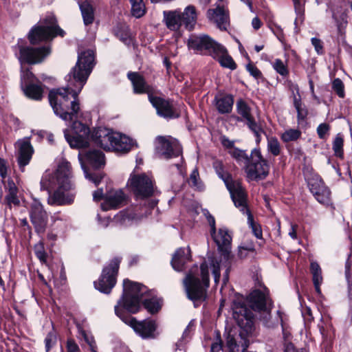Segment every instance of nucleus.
<instances>
[{"label":"nucleus","instance_id":"obj_1","mask_svg":"<svg viewBox=\"0 0 352 352\" xmlns=\"http://www.w3.org/2000/svg\"><path fill=\"white\" fill-rule=\"evenodd\" d=\"M94 66V52H80L76 65L66 76L67 86L54 89L49 93V101L54 113L65 121L78 118L80 111L78 94L85 85Z\"/></svg>","mask_w":352,"mask_h":352},{"label":"nucleus","instance_id":"obj_2","mask_svg":"<svg viewBox=\"0 0 352 352\" xmlns=\"http://www.w3.org/2000/svg\"><path fill=\"white\" fill-rule=\"evenodd\" d=\"M232 309L238 326L227 333L226 346L230 352H245L249 344L248 338L254 330L252 311L239 298L234 302Z\"/></svg>","mask_w":352,"mask_h":352},{"label":"nucleus","instance_id":"obj_3","mask_svg":"<svg viewBox=\"0 0 352 352\" xmlns=\"http://www.w3.org/2000/svg\"><path fill=\"white\" fill-rule=\"evenodd\" d=\"M147 289L145 286L125 279L123 281V294L118 304L128 312L135 314L139 311L140 304L142 302L149 313H157L161 309L162 300L155 297L144 298Z\"/></svg>","mask_w":352,"mask_h":352},{"label":"nucleus","instance_id":"obj_4","mask_svg":"<svg viewBox=\"0 0 352 352\" xmlns=\"http://www.w3.org/2000/svg\"><path fill=\"white\" fill-rule=\"evenodd\" d=\"M210 234L218 247V250L221 252L219 258H209L208 259L214 282L217 283L219 281L220 270L223 265L226 268L223 275V283L226 284L228 280L230 260L232 257L231 255L232 236L229 230L225 227L220 228L214 232H211Z\"/></svg>","mask_w":352,"mask_h":352},{"label":"nucleus","instance_id":"obj_5","mask_svg":"<svg viewBox=\"0 0 352 352\" xmlns=\"http://www.w3.org/2000/svg\"><path fill=\"white\" fill-rule=\"evenodd\" d=\"M91 140L105 151L122 153H128L136 146L135 142L129 137L106 128L95 129L91 134Z\"/></svg>","mask_w":352,"mask_h":352},{"label":"nucleus","instance_id":"obj_6","mask_svg":"<svg viewBox=\"0 0 352 352\" xmlns=\"http://www.w3.org/2000/svg\"><path fill=\"white\" fill-rule=\"evenodd\" d=\"M71 166L68 162L63 161L58 166V187L54 192L48 194L47 203L51 206H64L73 203L75 194L67 192L72 188L70 181Z\"/></svg>","mask_w":352,"mask_h":352},{"label":"nucleus","instance_id":"obj_7","mask_svg":"<svg viewBox=\"0 0 352 352\" xmlns=\"http://www.w3.org/2000/svg\"><path fill=\"white\" fill-rule=\"evenodd\" d=\"M201 280H199L197 267L192 269L184 279V285L188 298L192 300H204L206 289L209 286L208 265L205 262L200 266Z\"/></svg>","mask_w":352,"mask_h":352},{"label":"nucleus","instance_id":"obj_8","mask_svg":"<svg viewBox=\"0 0 352 352\" xmlns=\"http://www.w3.org/2000/svg\"><path fill=\"white\" fill-rule=\"evenodd\" d=\"M63 31L56 24L54 16L50 14L32 28L28 38L30 43L34 45L43 41L52 39L58 34L63 36Z\"/></svg>","mask_w":352,"mask_h":352},{"label":"nucleus","instance_id":"obj_9","mask_svg":"<svg viewBox=\"0 0 352 352\" xmlns=\"http://www.w3.org/2000/svg\"><path fill=\"white\" fill-rule=\"evenodd\" d=\"M122 306L118 304L115 306L116 314L126 324L129 325L135 332L143 338H153L157 328L156 323L152 320L138 321L135 318L124 316L121 311Z\"/></svg>","mask_w":352,"mask_h":352},{"label":"nucleus","instance_id":"obj_10","mask_svg":"<svg viewBox=\"0 0 352 352\" xmlns=\"http://www.w3.org/2000/svg\"><path fill=\"white\" fill-rule=\"evenodd\" d=\"M270 166L263 158L259 149L254 148L250 154V161L245 167L247 177L250 180L263 179L269 173Z\"/></svg>","mask_w":352,"mask_h":352},{"label":"nucleus","instance_id":"obj_11","mask_svg":"<svg viewBox=\"0 0 352 352\" xmlns=\"http://www.w3.org/2000/svg\"><path fill=\"white\" fill-rule=\"evenodd\" d=\"M120 260L113 258L110 263L104 267L98 280L94 282L96 289L104 294H109L116 283V276L119 269Z\"/></svg>","mask_w":352,"mask_h":352},{"label":"nucleus","instance_id":"obj_12","mask_svg":"<svg viewBox=\"0 0 352 352\" xmlns=\"http://www.w3.org/2000/svg\"><path fill=\"white\" fill-rule=\"evenodd\" d=\"M128 186L137 199L151 197L154 192L153 180L144 173L131 175L128 181Z\"/></svg>","mask_w":352,"mask_h":352},{"label":"nucleus","instance_id":"obj_13","mask_svg":"<svg viewBox=\"0 0 352 352\" xmlns=\"http://www.w3.org/2000/svg\"><path fill=\"white\" fill-rule=\"evenodd\" d=\"M78 159L84 171L85 177L94 183L96 186L98 185L102 177L101 175H91L89 174L84 164V160L93 168H100L105 164L104 155L102 152L97 150H92L87 152L84 156H82V154L80 153L78 154Z\"/></svg>","mask_w":352,"mask_h":352},{"label":"nucleus","instance_id":"obj_14","mask_svg":"<svg viewBox=\"0 0 352 352\" xmlns=\"http://www.w3.org/2000/svg\"><path fill=\"white\" fill-rule=\"evenodd\" d=\"M155 142L156 153L161 158L169 159L182 154V146L176 139L158 136Z\"/></svg>","mask_w":352,"mask_h":352},{"label":"nucleus","instance_id":"obj_15","mask_svg":"<svg viewBox=\"0 0 352 352\" xmlns=\"http://www.w3.org/2000/svg\"><path fill=\"white\" fill-rule=\"evenodd\" d=\"M73 135L70 136L68 130L64 131V135L67 142L72 148H85L89 144V129L82 123L75 121L72 124Z\"/></svg>","mask_w":352,"mask_h":352},{"label":"nucleus","instance_id":"obj_16","mask_svg":"<svg viewBox=\"0 0 352 352\" xmlns=\"http://www.w3.org/2000/svg\"><path fill=\"white\" fill-rule=\"evenodd\" d=\"M225 184L228 190L234 206L239 209L243 214L250 212L247 204V194L244 188L239 180L230 181L225 178Z\"/></svg>","mask_w":352,"mask_h":352},{"label":"nucleus","instance_id":"obj_17","mask_svg":"<svg viewBox=\"0 0 352 352\" xmlns=\"http://www.w3.org/2000/svg\"><path fill=\"white\" fill-rule=\"evenodd\" d=\"M218 45L219 43L206 34L199 36L192 34L188 40V47L190 50L196 53H202L205 51L210 56L214 52L216 45Z\"/></svg>","mask_w":352,"mask_h":352},{"label":"nucleus","instance_id":"obj_18","mask_svg":"<svg viewBox=\"0 0 352 352\" xmlns=\"http://www.w3.org/2000/svg\"><path fill=\"white\" fill-rule=\"evenodd\" d=\"M307 179L310 191L316 200L322 204L329 206L331 204V192L322 179L318 175H314Z\"/></svg>","mask_w":352,"mask_h":352},{"label":"nucleus","instance_id":"obj_19","mask_svg":"<svg viewBox=\"0 0 352 352\" xmlns=\"http://www.w3.org/2000/svg\"><path fill=\"white\" fill-rule=\"evenodd\" d=\"M206 17L221 30H226L230 25L229 10L224 5L217 4L215 8L208 9Z\"/></svg>","mask_w":352,"mask_h":352},{"label":"nucleus","instance_id":"obj_20","mask_svg":"<svg viewBox=\"0 0 352 352\" xmlns=\"http://www.w3.org/2000/svg\"><path fill=\"white\" fill-rule=\"evenodd\" d=\"M19 60L21 63L36 64L41 63L50 53L49 47L34 48L19 46Z\"/></svg>","mask_w":352,"mask_h":352},{"label":"nucleus","instance_id":"obj_21","mask_svg":"<svg viewBox=\"0 0 352 352\" xmlns=\"http://www.w3.org/2000/svg\"><path fill=\"white\" fill-rule=\"evenodd\" d=\"M30 219L36 231L43 233L47 226V214L38 200H34L31 205Z\"/></svg>","mask_w":352,"mask_h":352},{"label":"nucleus","instance_id":"obj_22","mask_svg":"<svg viewBox=\"0 0 352 352\" xmlns=\"http://www.w3.org/2000/svg\"><path fill=\"white\" fill-rule=\"evenodd\" d=\"M15 147L17 149V161L20 168L23 171L24 168L28 165L34 153V148L30 143V138L17 140L15 143Z\"/></svg>","mask_w":352,"mask_h":352},{"label":"nucleus","instance_id":"obj_23","mask_svg":"<svg viewBox=\"0 0 352 352\" xmlns=\"http://www.w3.org/2000/svg\"><path fill=\"white\" fill-rule=\"evenodd\" d=\"M126 201V195L122 190L109 191L105 196L101 208L104 211L121 207Z\"/></svg>","mask_w":352,"mask_h":352},{"label":"nucleus","instance_id":"obj_24","mask_svg":"<svg viewBox=\"0 0 352 352\" xmlns=\"http://www.w3.org/2000/svg\"><path fill=\"white\" fill-rule=\"evenodd\" d=\"M149 101L156 109L157 113L160 116L165 118L177 117V115L174 112L172 104L168 101L152 95H149Z\"/></svg>","mask_w":352,"mask_h":352},{"label":"nucleus","instance_id":"obj_25","mask_svg":"<svg viewBox=\"0 0 352 352\" xmlns=\"http://www.w3.org/2000/svg\"><path fill=\"white\" fill-rule=\"evenodd\" d=\"M129 79L131 80L133 88V92L138 94H147L148 96L151 95L153 91L150 86L138 72H129L127 74Z\"/></svg>","mask_w":352,"mask_h":352},{"label":"nucleus","instance_id":"obj_26","mask_svg":"<svg viewBox=\"0 0 352 352\" xmlns=\"http://www.w3.org/2000/svg\"><path fill=\"white\" fill-rule=\"evenodd\" d=\"M211 56L217 60L221 66L234 70L236 68V65L232 58L228 54L227 50L221 44L216 45V48Z\"/></svg>","mask_w":352,"mask_h":352},{"label":"nucleus","instance_id":"obj_27","mask_svg":"<svg viewBox=\"0 0 352 352\" xmlns=\"http://www.w3.org/2000/svg\"><path fill=\"white\" fill-rule=\"evenodd\" d=\"M248 302L253 310H265L267 304V294L265 291L254 290L248 297Z\"/></svg>","mask_w":352,"mask_h":352},{"label":"nucleus","instance_id":"obj_28","mask_svg":"<svg viewBox=\"0 0 352 352\" xmlns=\"http://www.w3.org/2000/svg\"><path fill=\"white\" fill-rule=\"evenodd\" d=\"M163 21L168 29L172 31H178L182 25V12L179 10L163 12Z\"/></svg>","mask_w":352,"mask_h":352},{"label":"nucleus","instance_id":"obj_29","mask_svg":"<svg viewBox=\"0 0 352 352\" xmlns=\"http://www.w3.org/2000/svg\"><path fill=\"white\" fill-rule=\"evenodd\" d=\"M190 250L188 248H179L175 252L171 265L176 271H182L184 265L190 260Z\"/></svg>","mask_w":352,"mask_h":352},{"label":"nucleus","instance_id":"obj_30","mask_svg":"<svg viewBox=\"0 0 352 352\" xmlns=\"http://www.w3.org/2000/svg\"><path fill=\"white\" fill-rule=\"evenodd\" d=\"M58 177V168L55 174L51 172L46 171L42 177L41 180V188L52 192V190L58 187V182L57 181Z\"/></svg>","mask_w":352,"mask_h":352},{"label":"nucleus","instance_id":"obj_31","mask_svg":"<svg viewBox=\"0 0 352 352\" xmlns=\"http://www.w3.org/2000/svg\"><path fill=\"white\" fill-rule=\"evenodd\" d=\"M197 19V14L194 6H188L182 12V23L184 24L186 29L192 30L196 24Z\"/></svg>","mask_w":352,"mask_h":352},{"label":"nucleus","instance_id":"obj_32","mask_svg":"<svg viewBox=\"0 0 352 352\" xmlns=\"http://www.w3.org/2000/svg\"><path fill=\"white\" fill-rule=\"evenodd\" d=\"M23 90L26 96L33 100H38L43 97V87L42 84L38 81L26 85Z\"/></svg>","mask_w":352,"mask_h":352},{"label":"nucleus","instance_id":"obj_33","mask_svg":"<svg viewBox=\"0 0 352 352\" xmlns=\"http://www.w3.org/2000/svg\"><path fill=\"white\" fill-rule=\"evenodd\" d=\"M51 219L54 229L61 232H64L67 230L69 225V218L66 214L57 212L52 215Z\"/></svg>","mask_w":352,"mask_h":352},{"label":"nucleus","instance_id":"obj_34","mask_svg":"<svg viewBox=\"0 0 352 352\" xmlns=\"http://www.w3.org/2000/svg\"><path fill=\"white\" fill-rule=\"evenodd\" d=\"M234 100L230 95L215 98V105L220 113H228L232 111Z\"/></svg>","mask_w":352,"mask_h":352},{"label":"nucleus","instance_id":"obj_35","mask_svg":"<svg viewBox=\"0 0 352 352\" xmlns=\"http://www.w3.org/2000/svg\"><path fill=\"white\" fill-rule=\"evenodd\" d=\"M249 129L254 133L256 138V142L259 144L261 141V135L265 133L262 124L256 122L254 117H252L245 121Z\"/></svg>","mask_w":352,"mask_h":352},{"label":"nucleus","instance_id":"obj_36","mask_svg":"<svg viewBox=\"0 0 352 352\" xmlns=\"http://www.w3.org/2000/svg\"><path fill=\"white\" fill-rule=\"evenodd\" d=\"M79 7L82 13L84 23L86 25L92 23L94 20L93 7L87 1L79 3Z\"/></svg>","mask_w":352,"mask_h":352},{"label":"nucleus","instance_id":"obj_37","mask_svg":"<svg viewBox=\"0 0 352 352\" xmlns=\"http://www.w3.org/2000/svg\"><path fill=\"white\" fill-rule=\"evenodd\" d=\"M8 192L6 196V200L9 206L18 205L19 200L17 197L18 189L13 181L10 180L8 182L7 186Z\"/></svg>","mask_w":352,"mask_h":352},{"label":"nucleus","instance_id":"obj_38","mask_svg":"<svg viewBox=\"0 0 352 352\" xmlns=\"http://www.w3.org/2000/svg\"><path fill=\"white\" fill-rule=\"evenodd\" d=\"M140 219V217L138 216L136 214L132 212L129 211L120 212L115 217V220L123 226H128L133 220H138Z\"/></svg>","mask_w":352,"mask_h":352},{"label":"nucleus","instance_id":"obj_39","mask_svg":"<svg viewBox=\"0 0 352 352\" xmlns=\"http://www.w3.org/2000/svg\"><path fill=\"white\" fill-rule=\"evenodd\" d=\"M236 111L239 115L241 116V118L238 119V120L241 121H246L249 118L253 117L251 114V109L247 104L245 102L242 100H239L236 102Z\"/></svg>","mask_w":352,"mask_h":352},{"label":"nucleus","instance_id":"obj_40","mask_svg":"<svg viewBox=\"0 0 352 352\" xmlns=\"http://www.w3.org/2000/svg\"><path fill=\"white\" fill-rule=\"evenodd\" d=\"M229 153L239 164H243L245 166L250 161V155L249 156L243 150L232 148L229 150Z\"/></svg>","mask_w":352,"mask_h":352},{"label":"nucleus","instance_id":"obj_41","mask_svg":"<svg viewBox=\"0 0 352 352\" xmlns=\"http://www.w3.org/2000/svg\"><path fill=\"white\" fill-rule=\"evenodd\" d=\"M131 14L135 18H140L146 13V7L143 0H130Z\"/></svg>","mask_w":352,"mask_h":352},{"label":"nucleus","instance_id":"obj_42","mask_svg":"<svg viewBox=\"0 0 352 352\" xmlns=\"http://www.w3.org/2000/svg\"><path fill=\"white\" fill-rule=\"evenodd\" d=\"M267 150L273 155L277 156L281 151L280 144L278 139L275 137L267 138Z\"/></svg>","mask_w":352,"mask_h":352},{"label":"nucleus","instance_id":"obj_43","mask_svg":"<svg viewBox=\"0 0 352 352\" xmlns=\"http://www.w3.org/2000/svg\"><path fill=\"white\" fill-rule=\"evenodd\" d=\"M301 135V133L298 129H290L285 131L281 135V139L283 142H289L298 140Z\"/></svg>","mask_w":352,"mask_h":352},{"label":"nucleus","instance_id":"obj_44","mask_svg":"<svg viewBox=\"0 0 352 352\" xmlns=\"http://www.w3.org/2000/svg\"><path fill=\"white\" fill-rule=\"evenodd\" d=\"M311 272L313 276V282L316 284H321L322 282V271L316 262H311L310 265Z\"/></svg>","mask_w":352,"mask_h":352},{"label":"nucleus","instance_id":"obj_45","mask_svg":"<svg viewBox=\"0 0 352 352\" xmlns=\"http://www.w3.org/2000/svg\"><path fill=\"white\" fill-rule=\"evenodd\" d=\"M189 185L196 190H201L204 186L199 181V175L197 169H194L190 175L188 180Z\"/></svg>","mask_w":352,"mask_h":352},{"label":"nucleus","instance_id":"obj_46","mask_svg":"<svg viewBox=\"0 0 352 352\" xmlns=\"http://www.w3.org/2000/svg\"><path fill=\"white\" fill-rule=\"evenodd\" d=\"M343 138L340 134H338L333 143V149L337 157H342L343 156Z\"/></svg>","mask_w":352,"mask_h":352},{"label":"nucleus","instance_id":"obj_47","mask_svg":"<svg viewBox=\"0 0 352 352\" xmlns=\"http://www.w3.org/2000/svg\"><path fill=\"white\" fill-rule=\"evenodd\" d=\"M38 80L34 75L28 69L22 71L21 73V87L22 88L26 87L29 83H34L37 82Z\"/></svg>","mask_w":352,"mask_h":352},{"label":"nucleus","instance_id":"obj_48","mask_svg":"<svg viewBox=\"0 0 352 352\" xmlns=\"http://www.w3.org/2000/svg\"><path fill=\"white\" fill-rule=\"evenodd\" d=\"M248 216V223L252 228V232L257 239L262 238V230L259 225L254 223L253 217L250 212L246 214Z\"/></svg>","mask_w":352,"mask_h":352},{"label":"nucleus","instance_id":"obj_49","mask_svg":"<svg viewBox=\"0 0 352 352\" xmlns=\"http://www.w3.org/2000/svg\"><path fill=\"white\" fill-rule=\"evenodd\" d=\"M34 252L36 257L41 263L46 262L47 253L45 250L44 245L42 242H38L34 245Z\"/></svg>","mask_w":352,"mask_h":352},{"label":"nucleus","instance_id":"obj_50","mask_svg":"<svg viewBox=\"0 0 352 352\" xmlns=\"http://www.w3.org/2000/svg\"><path fill=\"white\" fill-rule=\"evenodd\" d=\"M57 341V335L54 331H50L45 339V350L47 352H49L50 350L56 344Z\"/></svg>","mask_w":352,"mask_h":352},{"label":"nucleus","instance_id":"obj_51","mask_svg":"<svg viewBox=\"0 0 352 352\" xmlns=\"http://www.w3.org/2000/svg\"><path fill=\"white\" fill-rule=\"evenodd\" d=\"M294 104L297 111L298 120H303L307 116V111L302 107L300 99L295 97L294 100Z\"/></svg>","mask_w":352,"mask_h":352},{"label":"nucleus","instance_id":"obj_52","mask_svg":"<svg viewBox=\"0 0 352 352\" xmlns=\"http://www.w3.org/2000/svg\"><path fill=\"white\" fill-rule=\"evenodd\" d=\"M273 68L281 76H286L288 74V69L286 65L280 59H276L272 64Z\"/></svg>","mask_w":352,"mask_h":352},{"label":"nucleus","instance_id":"obj_53","mask_svg":"<svg viewBox=\"0 0 352 352\" xmlns=\"http://www.w3.org/2000/svg\"><path fill=\"white\" fill-rule=\"evenodd\" d=\"M332 88L340 98L344 97V86L340 78H336L332 82Z\"/></svg>","mask_w":352,"mask_h":352},{"label":"nucleus","instance_id":"obj_54","mask_svg":"<svg viewBox=\"0 0 352 352\" xmlns=\"http://www.w3.org/2000/svg\"><path fill=\"white\" fill-rule=\"evenodd\" d=\"M295 12L297 14V19H301L304 14V1L303 0H292Z\"/></svg>","mask_w":352,"mask_h":352},{"label":"nucleus","instance_id":"obj_55","mask_svg":"<svg viewBox=\"0 0 352 352\" xmlns=\"http://www.w3.org/2000/svg\"><path fill=\"white\" fill-rule=\"evenodd\" d=\"M214 168L219 177L225 182V178L228 177L230 181H233L230 175L223 171L222 164L220 162H216L214 164Z\"/></svg>","mask_w":352,"mask_h":352},{"label":"nucleus","instance_id":"obj_56","mask_svg":"<svg viewBox=\"0 0 352 352\" xmlns=\"http://www.w3.org/2000/svg\"><path fill=\"white\" fill-rule=\"evenodd\" d=\"M329 125L326 123L320 124L317 128V133L320 138L324 139L325 138L326 134L329 131Z\"/></svg>","mask_w":352,"mask_h":352},{"label":"nucleus","instance_id":"obj_57","mask_svg":"<svg viewBox=\"0 0 352 352\" xmlns=\"http://www.w3.org/2000/svg\"><path fill=\"white\" fill-rule=\"evenodd\" d=\"M350 265L348 262L346 263V278L348 285V296L352 298V280H351V275L349 274Z\"/></svg>","mask_w":352,"mask_h":352},{"label":"nucleus","instance_id":"obj_58","mask_svg":"<svg viewBox=\"0 0 352 352\" xmlns=\"http://www.w3.org/2000/svg\"><path fill=\"white\" fill-rule=\"evenodd\" d=\"M311 41L317 54H322L323 53V45L321 40L317 38H312Z\"/></svg>","mask_w":352,"mask_h":352},{"label":"nucleus","instance_id":"obj_59","mask_svg":"<svg viewBox=\"0 0 352 352\" xmlns=\"http://www.w3.org/2000/svg\"><path fill=\"white\" fill-rule=\"evenodd\" d=\"M246 69L250 72V74L255 78H258L261 76V72H260V70L252 64H248L246 65Z\"/></svg>","mask_w":352,"mask_h":352},{"label":"nucleus","instance_id":"obj_60","mask_svg":"<svg viewBox=\"0 0 352 352\" xmlns=\"http://www.w3.org/2000/svg\"><path fill=\"white\" fill-rule=\"evenodd\" d=\"M67 352H78L79 347L73 340L69 339L67 341Z\"/></svg>","mask_w":352,"mask_h":352},{"label":"nucleus","instance_id":"obj_61","mask_svg":"<svg viewBox=\"0 0 352 352\" xmlns=\"http://www.w3.org/2000/svg\"><path fill=\"white\" fill-rule=\"evenodd\" d=\"M248 251L253 252L254 251V248H244V247H239V251H238V256H239V257L241 258H243L246 257L247 255H248Z\"/></svg>","mask_w":352,"mask_h":352},{"label":"nucleus","instance_id":"obj_62","mask_svg":"<svg viewBox=\"0 0 352 352\" xmlns=\"http://www.w3.org/2000/svg\"><path fill=\"white\" fill-rule=\"evenodd\" d=\"M7 175L6 161L0 158V175L3 179Z\"/></svg>","mask_w":352,"mask_h":352},{"label":"nucleus","instance_id":"obj_63","mask_svg":"<svg viewBox=\"0 0 352 352\" xmlns=\"http://www.w3.org/2000/svg\"><path fill=\"white\" fill-rule=\"evenodd\" d=\"M103 197V190L98 189L97 190L94 191L93 193V199L94 201H98L102 199Z\"/></svg>","mask_w":352,"mask_h":352},{"label":"nucleus","instance_id":"obj_64","mask_svg":"<svg viewBox=\"0 0 352 352\" xmlns=\"http://www.w3.org/2000/svg\"><path fill=\"white\" fill-rule=\"evenodd\" d=\"M222 349V344L221 342H216L212 344L211 345V352H220Z\"/></svg>","mask_w":352,"mask_h":352}]
</instances>
